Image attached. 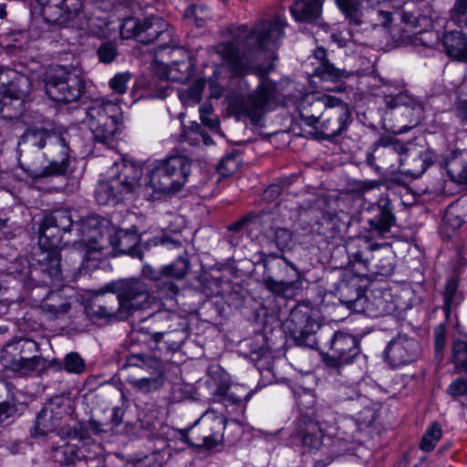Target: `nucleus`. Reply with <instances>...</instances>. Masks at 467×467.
Listing matches in <instances>:
<instances>
[{
	"label": "nucleus",
	"instance_id": "1",
	"mask_svg": "<svg viewBox=\"0 0 467 467\" xmlns=\"http://www.w3.org/2000/svg\"><path fill=\"white\" fill-rule=\"evenodd\" d=\"M285 26L286 23L279 17L261 19L252 28L241 25L232 41L216 47L217 53L234 75L243 77L252 72L260 78V83L254 92L236 93L230 97L229 109L239 119L247 118L253 124H257L276 101V83L267 78L274 64L270 63L267 67H254L253 59L254 51H273L280 47Z\"/></svg>",
	"mask_w": 467,
	"mask_h": 467
},
{
	"label": "nucleus",
	"instance_id": "2",
	"mask_svg": "<svg viewBox=\"0 0 467 467\" xmlns=\"http://www.w3.org/2000/svg\"><path fill=\"white\" fill-rule=\"evenodd\" d=\"M74 224L68 209H57L46 214L39 226V249L36 264L28 267L26 286L30 289L31 299L39 304L44 312L52 317L66 314L71 304L61 290L51 291L48 285L60 280V255L58 249L63 242V234L68 233Z\"/></svg>",
	"mask_w": 467,
	"mask_h": 467
},
{
	"label": "nucleus",
	"instance_id": "3",
	"mask_svg": "<svg viewBox=\"0 0 467 467\" xmlns=\"http://www.w3.org/2000/svg\"><path fill=\"white\" fill-rule=\"evenodd\" d=\"M155 299L145 280L130 278L107 284L93 296L88 312L109 322L121 321L137 310L151 307Z\"/></svg>",
	"mask_w": 467,
	"mask_h": 467
},
{
	"label": "nucleus",
	"instance_id": "4",
	"mask_svg": "<svg viewBox=\"0 0 467 467\" xmlns=\"http://www.w3.org/2000/svg\"><path fill=\"white\" fill-rule=\"evenodd\" d=\"M348 264L360 276L368 274L389 276L394 271L389 251H381V245L373 244L366 236L348 238L345 244Z\"/></svg>",
	"mask_w": 467,
	"mask_h": 467
},
{
	"label": "nucleus",
	"instance_id": "5",
	"mask_svg": "<svg viewBox=\"0 0 467 467\" xmlns=\"http://www.w3.org/2000/svg\"><path fill=\"white\" fill-rule=\"evenodd\" d=\"M351 27L368 32L391 22L390 0H335Z\"/></svg>",
	"mask_w": 467,
	"mask_h": 467
},
{
	"label": "nucleus",
	"instance_id": "6",
	"mask_svg": "<svg viewBox=\"0 0 467 467\" xmlns=\"http://www.w3.org/2000/svg\"><path fill=\"white\" fill-rule=\"evenodd\" d=\"M371 149L372 151L367 152L366 163L378 172L381 167L378 165L377 160L383 166L391 169V171L398 170L413 176L422 174L431 165V162L427 160L426 155L420 154L417 159H414V161L420 163V168L405 170L403 165L406 159L403 157V154L408 151V149L401 141L391 136L381 137L372 144Z\"/></svg>",
	"mask_w": 467,
	"mask_h": 467
},
{
	"label": "nucleus",
	"instance_id": "7",
	"mask_svg": "<svg viewBox=\"0 0 467 467\" xmlns=\"http://www.w3.org/2000/svg\"><path fill=\"white\" fill-rule=\"evenodd\" d=\"M85 122L96 141L111 147L122 128V111L116 101L98 99L87 108Z\"/></svg>",
	"mask_w": 467,
	"mask_h": 467
},
{
	"label": "nucleus",
	"instance_id": "8",
	"mask_svg": "<svg viewBox=\"0 0 467 467\" xmlns=\"http://www.w3.org/2000/svg\"><path fill=\"white\" fill-rule=\"evenodd\" d=\"M264 264L263 283L271 292L285 296L302 287V275L288 259L276 253H262Z\"/></svg>",
	"mask_w": 467,
	"mask_h": 467
},
{
	"label": "nucleus",
	"instance_id": "9",
	"mask_svg": "<svg viewBox=\"0 0 467 467\" xmlns=\"http://www.w3.org/2000/svg\"><path fill=\"white\" fill-rule=\"evenodd\" d=\"M192 161L183 155L170 156L149 173L148 186L153 192L169 195L179 192L191 173Z\"/></svg>",
	"mask_w": 467,
	"mask_h": 467
},
{
	"label": "nucleus",
	"instance_id": "10",
	"mask_svg": "<svg viewBox=\"0 0 467 467\" xmlns=\"http://www.w3.org/2000/svg\"><path fill=\"white\" fill-rule=\"evenodd\" d=\"M226 422L223 414L209 410L192 426L179 430L180 438L191 447L211 450L223 442Z\"/></svg>",
	"mask_w": 467,
	"mask_h": 467
},
{
	"label": "nucleus",
	"instance_id": "11",
	"mask_svg": "<svg viewBox=\"0 0 467 467\" xmlns=\"http://www.w3.org/2000/svg\"><path fill=\"white\" fill-rule=\"evenodd\" d=\"M45 88L54 101L67 104L78 100L85 89L84 80L65 67H54L47 73Z\"/></svg>",
	"mask_w": 467,
	"mask_h": 467
},
{
	"label": "nucleus",
	"instance_id": "12",
	"mask_svg": "<svg viewBox=\"0 0 467 467\" xmlns=\"http://www.w3.org/2000/svg\"><path fill=\"white\" fill-rule=\"evenodd\" d=\"M3 90L0 91V112H5V117L17 118L22 111L24 99L27 94L29 80L25 76L12 69L0 73Z\"/></svg>",
	"mask_w": 467,
	"mask_h": 467
},
{
	"label": "nucleus",
	"instance_id": "13",
	"mask_svg": "<svg viewBox=\"0 0 467 467\" xmlns=\"http://www.w3.org/2000/svg\"><path fill=\"white\" fill-rule=\"evenodd\" d=\"M165 22L158 16H150L144 19L137 17H126L120 25V36L122 38H136L141 43H151L156 40H164L170 36L171 32L164 29Z\"/></svg>",
	"mask_w": 467,
	"mask_h": 467
},
{
	"label": "nucleus",
	"instance_id": "14",
	"mask_svg": "<svg viewBox=\"0 0 467 467\" xmlns=\"http://www.w3.org/2000/svg\"><path fill=\"white\" fill-rule=\"evenodd\" d=\"M393 210V204L386 194H381L376 202L366 208L367 238H384L390 232L397 223Z\"/></svg>",
	"mask_w": 467,
	"mask_h": 467
},
{
	"label": "nucleus",
	"instance_id": "15",
	"mask_svg": "<svg viewBox=\"0 0 467 467\" xmlns=\"http://www.w3.org/2000/svg\"><path fill=\"white\" fill-rule=\"evenodd\" d=\"M17 153L19 168L34 181L63 174L65 165L61 161H49L47 166H42L46 156L41 150L27 148V151H25V146L18 144Z\"/></svg>",
	"mask_w": 467,
	"mask_h": 467
},
{
	"label": "nucleus",
	"instance_id": "16",
	"mask_svg": "<svg viewBox=\"0 0 467 467\" xmlns=\"http://www.w3.org/2000/svg\"><path fill=\"white\" fill-rule=\"evenodd\" d=\"M353 119L348 106L338 98L332 99V104L323 116L317 133L322 139L332 141L342 135L351 124Z\"/></svg>",
	"mask_w": 467,
	"mask_h": 467
},
{
	"label": "nucleus",
	"instance_id": "17",
	"mask_svg": "<svg viewBox=\"0 0 467 467\" xmlns=\"http://www.w3.org/2000/svg\"><path fill=\"white\" fill-rule=\"evenodd\" d=\"M330 352L324 358V362L327 367L339 370L353 363L359 355L358 340L349 333L337 331L330 339Z\"/></svg>",
	"mask_w": 467,
	"mask_h": 467
},
{
	"label": "nucleus",
	"instance_id": "18",
	"mask_svg": "<svg viewBox=\"0 0 467 467\" xmlns=\"http://www.w3.org/2000/svg\"><path fill=\"white\" fill-rule=\"evenodd\" d=\"M128 363L130 366L153 369L150 377L129 379L130 385L137 391L148 394L158 391L163 387L165 376L161 369V363L158 358L145 354H134L128 358Z\"/></svg>",
	"mask_w": 467,
	"mask_h": 467
},
{
	"label": "nucleus",
	"instance_id": "19",
	"mask_svg": "<svg viewBox=\"0 0 467 467\" xmlns=\"http://www.w3.org/2000/svg\"><path fill=\"white\" fill-rule=\"evenodd\" d=\"M385 358L393 368L416 361L421 353L419 341L406 334H398L387 345Z\"/></svg>",
	"mask_w": 467,
	"mask_h": 467
},
{
	"label": "nucleus",
	"instance_id": "20",
	"mask_svg": "<svg viewBox=\"0 0 467 467\" xmlns=\"http://www.w3.org/2000/svg\"><path fill=\"white\" fill-rule=\"evenodd\" d=\"M18 144L25 146V151H27V148L41 150L47 146H49L50 149L53 147L59 148L62 155H65L67 151L63 142V135L60 132L45 128L31 127L26 129L20 137Z\"/></svg>",
	"mask_w": 467,
	"mask_h": 467
},
{
	"label": "nucleus",
	"instance_id": "21",
	"mask_svg": "<svg viewBox=\"0 0 467 467\" xmlns=\"http://www.w3.org/2000/svg\"><path fill=\"white\" fill-rule=\"evenodd\" d=\"M111 171V177L118 182L119 189L125 198L131 195L140 187L143 171L141 166L137 162L123 160L119 163L115 162Z\"/></svg>",
	"mask_w": 467,
	"mask_h": 467
},
{
	"label": "nucleus",
	"instance_id": "22",
	"mask_svg": "<svg viewBox=\"0 0 467 467\" xmlns=\"http://www.w3.org/2000/svg\"><path fill=\"white\" fill-rule=\"evenodd\" d=\"M39 350V346L35 340L16 339L5 345L2 349L1 361L5 368L17 366L20 361L37 356Z\"/></svg>",
	"mask_w": 467,
	"mask_h": 467
},
{
	"label": "nucleus",
	"instance_id": "23",
	"mask_svg": "<svg viewBox=\"0 0 467 467\" xmlns=\"http://www.w3.org/2000/svg\"><path fill=\"white\" fill-rule=\"evenodd\" d=\"M324 2L325 0H294L289 8L290 14L297 22L319 24L325 32H328L329 25L319 22Z\"/></svg>",
	"mask_w": 467,
	"mask_h": 467
},
{
	"label": "nucleus",
	"instance_id": "24",
	"mask_svg": "<svg viewBox=\"0 0 467 467\" xmlns=\"http://www.w3.org/2000/svg\"><path fill=\"white\" fill-rule=\"evenodd\" d=\"M284 326L298 345L310 346L306 341L312 337L315 324L310 320L307 312H303L300 307H295Z\"/></svg>",
	"mask_w": 467,
	"mask_h": 467
},
{
	"label": "nucleus",
	"instance_id": "25",
	"mask_svg": "<svg viewBox=\"0 0 467 467\" xmlns=\"http://www.w3.org/2000/svg\"><path fill=\"white\" fill-rule=\"evenodd\" d=\"M337 293L340 302L348 308L361 313L366 303V294L356 277L339 282Z\"/></svg>",
	"mask_w": 467,
	"mask_h": 467
},
{
	"label": "nucleus",
	"instance_id": "26",
	"mask_svg": "<svg viewBox=\"0 0 467 467\" xmlns=\"http://www.w3.org/2000/svg\"><path fill=\"white\" fill-rule=\"evenodd\" d=\"M326 442L321 448V454L326 458H317V465L324 467L332 462L336 458L350 452L353 450L352 437L345 436L343 433L337 432L334 436L325 438Z\"/></svg>",
	"mask_w": 467,
	"mask_h": 467
},
{
	"label": "nucleus",
	"instance_id": "27",
	"mask_svg": "<svg viewBox=\"0 0 467 467\" xmlns=\"http://www.w3.org/2000/svg\"><path fill=\"white\" fill-rule=\"evenodd\" d=\"M335 99L333 96L306 99L300 106V116L305 124L317 130L323 120L325 112L332 104V99Z\"/></svg>",
	"mask_w": 467,
	"mask_h": 467
},
{
	"label": "nucleus",
	"instance_id": "28",
	"mask_svg": "<svg viewBox=\"0 0 467 467\" xmlns=\"http://www.w3.org/2000/svg\"><path fill=\"white\" fill-rule=\"evenodd\" d=\"M140 236L134 230L119 229L109 237V243L116 254H130L143 259V254L138 247Z\"/></svg>",
	"mask_w": 467,
	"mask_h": 467
},
{
	"label": "nucleus",
	"instance_id": "29",
	"mask_svg": "<svg viewBox=\"0 0 467 467\" xmlns=\"http://www.w3.org/2000/svg\"><path fill=\"white\" fill-rule=\"evenodd\" d=\"M271 214L266 223L261 224L263 227V235L267 240L269 244H274L275 247L281 253L286 249L291 248L294 239V233L289 228L281 227L274 222L275 213L266 212Z\"/></svg>",
	"mask_w": 467,
	"mask_h": 467
},
{
	"label": "nucleus",
	"instance_id": "30",
	"mask_svg": "<svg viewBox=\"0 0 467 467\" xmlns=\"http://www.w3.org/2000/svg\"><path fill=\"white\" fill-rule=\"evenodd\" d=\"M442 45L448 56L467 61V35L462 31L451 30L442 37Z\"/></svg>",
	"mask_w": 467,
	"mask_h": 467
},
{
	"label": "nucleus",
	"instance_id": "31",
	"mask_svg": "<svg viewBox=\"0 0 467 467\" xmlns=\"http://www.w3.org/2000/svg\"><path fill=\"white\" fill-rule=\"evenodd\" d=\"M176 316L167 310H159L142 321L144 324L140 330L155 339V333L167 331L173 327V320Z\"/></svg>",
	"mask_w": 467,
	"mask_h": 467
},
{
	"label": "nucleus",
	"instance_id": "32",
	"mask_svg": "<svg viewBox=\"0 0 467 467\" xmlns=\"http://www.w3.org/2000/svg\"><path fill=\"white\" fill-rule=\"evenodd\" d=\"M94 196L99 205L116 204L125 199L119 189L118 182L111 176L109 180L98 183Z\"/></svg>",
	"mask_w": 467,
	"mask_h": 467
},
{
	"label": "nucleus",
	"instance_id": "33",
	"mask_svg": "<svg viewBox=\"0 0 467 467\" xmlns=\"http://www.w3.org/2000/svg\"><path fill=\"white\" fill-rule=\"evenodd\" d=\"M323 431L319 420L315 423L312 421L306 423V428L300 433L303 446L309 450L321 451L323 444L326 442Z\"/></svg>",
	"mask_w": 467,
	"mask_h": 467
},
{
	"label": "nucleus",
	"instance_id": "34",
	"mask_svg": "<svg viewBox=\"0 0 467 467\" xmlns=\"http://www.w3.org/2000/svg\"><path fill=\"white\" fill-rule=\"evenodd\" d=\"M152 341L160 350L175 351L183 341V331L173 326L165 332L155 333V339Z\"/></svg>",
	"mask_w": 467,
	"mask_h": 467
},
{
	"label": "nucleus",
	"instance_id": "35",
	"mask_svg": "<svg viewBox=\"0 0 467 467\" xmlns=\"http://www.w3.org/2000/svg\"><path fill=\"white\" fill-rule=\"evenodd\" d=\"M60 418L52 410L45 407L36 415L34 435L45 436L52 432L59 424Z\"/></svg>",
	"mask_w": 467,
	"mask_h": 467
},
{
	"label": "nucleus",
	"instance_id": "36",
	"mask_svg": "<svg viewBox=\"0 0 467 467\" xmlns=\"http://www.w3.org/2000/svg\"><path fill=\"white\" fill-rule=\"evenodd\" d=\"M47 361L44 358L37 355L20 361L17 366H8L6 368L18 372L22 375H39L47 369Z\"/></svg>",
	"mask_w": 467,
	"mask_h": 467
},
{
	"label": "nucleus",
	"instance_id": "37",
	"mask_svg": "<svg viewBox=\"0 0 467 467\" xmlns=\"http://www.w3.org/2000/svg\"><path fill=\"white\" fill-rule=\"evenodd\" d=\"M364 305V310L361 313L375 317L387 316L394 311L395 308L392 302L388 301L381 296H374L372 299H368L366 296V303Z\"/></svg>",
	"mask_w": 467,
	"mask_h": 467
},
{
	"label": "nucleus",
	"instance_id": "38",
	"mask_svg": "<svg viewBox=\"0 0 467 467\" xmlns=\"http://www.w3.org/2000/svg\"><path fill=\"white\" fill-rule=\"evenodd\" d=\"M314 75L319 77L322 80L337 82L348 77V73L336 67L329 61L319 62V65L315 67Z\"/></svg>",
	"mask_w": 467,
	"mask_h": 467
},
{
	"label": "nucleus",
	"instance_id": "39",
	"mask_svg": "<svg viewBox=\"0 0 467 467\" xmlns=\"http://www.w3.org/2000/svg\"><path fill=\"white\" fill-rule=\"evenodd\" d=\"M385 101L386 105L390 109L404 106L407 109H411V110L417 115L418 118L422 116L423 108L421 104L406 93H399L394 97H387Z\"/></svg>",
	"mask_w": 467,
	"mask_h": 467
},
{
	"label": "nucleus",
	"instance_id": "40",
	"mask_svg": "<svg viewBox=\"0 0 467 467\" xmlns=\"http://www.w3.org/2000/svg\"><path fill=\"white\" fill-rule=\"evenodd\" d=\"M360 385L361 383L355 382H340L337 386V399L338 401L343 402L347 400H358L360 403H365L367 401V398L361 395L360 392Z\"/></svg>",
	"mask_w": 467,
	"mask_h": 467
},
{
	"label": "nucleus",
	"instance_id": "41",
	"mask_svg": "<svg viewBox=\"0 0 467 467\" xmlns=\"http://www.w3.org/2000/svg\"><path fill=\"white\" fill-rule=\"evenodd\" d=\"M463 296L458 291V282L451 278L447 281L443 293L444 311L448 315L452 309L456 308L462 302Z\"/></svg>",
	"mask_w": 467,
	"mask_h": 467
},
{
	"label": "nucleus",
	"instance_id": "42",
	"mask_svg": "<svg viewBox=\"0 0 467 467\" xmlns=\"http://www.w3.org/2000/svg\"><path fill=\"white\" fill-rule=\"evenodd\" d=\"M190 268V261L187 254L178 256V258L171 264L165 265L162 266V273L166 275V277L182 280L187 275Z\"/></svg>",
	"mask_w": 467,
	"mask_h": 467
},
{
	"label": "nucleus",
	"instance_id": "43",
	"mask_svg": "<svg viewBox=\"0 0 467 467\" xmlns=\"http://www.w3.org/2000/svg\"><path fill=\"white\" fill-rule=\"evenodd\" d=\"M167 78L172 82H185L192 76V65L189 61H173L166 70Z\"/></svg>",
	"mask_w": 467,
	"mask_h": 467
},
{
	"label": "nucleus",
	"instance_id": "44",
	"mask_svg": "<svg viewBox=\"0 0 467 467\" xmlns=\"http://www.w3.org/2000/svg\"><path fill=\"white\" fill-rule=\"evenodd\" d=\"M270 217L271 214L266 212H262L260 214L249 213L228 225L227 229L230 232L239 233L252 223L259 225L266 223Z\"/></svg>",
	"mask_w": 467,
	"mask_h": 467
},
{
	"label": "nucleus",
	"instance_id": "45",
	"mask_svg": "<svg viewBox=\"0 0 467 467\" xmlns=\"http://www.w3.org/2000/svg\"><path fill=\"white\" fill-rule=\"evenodd\" d=\"M54 457L57 462L65 465L82 463V461L79 457L78 449L75 445L68 443H66L56 449Z\"/></svg>",
	"mask_w": 467,
	"mask_h": 467
},
{
	"label": "nucleus",
	"instance_id": "46",
	"mask_svg": "<svg viewBox=\"0 0 467 467\" xmlns=\"http://www.w3.org/2000/svg\"><path fill=\"white\" fill-rule=\"evenodd\" d=\"M170 278L171 277H162L158 283L155 284L157 295H155V292L150 290V293L156 298L151 306L157 303L158 298L173 299L177 296L179 288L173 281L170 280ZM146 284L149 285L147 282ZM148 287L150 289V285H148Z\"/></svg>",
	"mask_w": 467,
	"mask_h": 467
},
{
	"label": "nucleus",
	"instance_id": "47",
	"mask_svg": "<svg viewBox=\"0 0 467 467\" xmlns=\"http://www.w3.org/2000/svg\"><path fill=\"white\" fill-rule=\"evenodd\" d=\"M108 424L99 423L95 420H88V423L77 422L75 426L76 440L78 441H85L90 438V433L99 434L102 431H107L105 427Z\"/></svg>",
	"mask_w": 467,
	"mask_h": 467
},
{
	"label": "nucleus",
	"instance_id": "48",
	"mask_svg": "<svg viewBox=\"0 0 467 467\" xmlns=\"http://www.w3.org/2000/svg\"><path fill=\"white\" fill-rule=\"evenodd\" d=\"M442 435V430L439 423L433 422L431 426L426 430L421 441H420V449L424 451H431L437 442L441 440Z\"/></svg>",
	"mask_w": 467,
	"mask_h": 467
},
{
	"label": "nucleus",
	"instance_id": "49",
	"mask_svg": "<svg viewBox=\"0 0 467 467\" xmlns=\"http://www.w3.org/2000/svg\"><path fill=\"white\" fill-rule=\"evenodd\" d=\"M84 358L75 351L67 353L64 358V370L69 374L80 375L86 371Z\"/></svg>",
	"mask_w": 467,
	"mask_h": 467
},
{
	"label": "nucleus",
	"instance_id": "50",
	"mask_svg": "<svg viewBox=\"0 0 467 467\" xmlns=\"http://www.w3.org/2000/svg\"><path fill=\"white\" fill-rule=\"evenodd\" d=\"M203 87L204 85L202 81H197L192 87L180 90L179 98L181 101L186 106L198 104L202 99Z\"/></svg>",
	"mask_w": 467,
	"mask_h": 467
},
{
	"label": "nucleus",
	"instance_id": "51",
	"mask_svg": "<svg viewBox=\"0 0 467 467\" xmlns=\"http://www.w3.org/2000/svg\"><path fill=\"white\" fill-rule=\"evenodd\" d=\"M97 55L101 63L110 64L119 55L117 45L114 42H103L97 49Z\"/></svg>",
	"mask_w": 467,
	"mask_h": 467
},
{
	"label": "nucleus",
	"instance_id": "52",
	"mask_svg": "<svg viewBox=\"0 0 467 467\" xmlns=\"http://www.w3.org/2000/svg\"><path fill=\"white\" fill-rule=\"evenodd\" d=\"M451 21L461 29H467V3L455 2L451 10Z\"/></svg>",
	"mask_w": 467,
	"mask_h": 467
},
{
	"label": "nucleus",
	"instance_id": "53",
	"mask_svg": "<svg viewBox=\"0 0 467 467\" xmlns=\"http://www.w3.org/2000/svg\"><path fill=\"white\" fill-rule=\"evenodd\" d=\"M452 358L458 368L467 371V343L465 341L458 340L454 342Z\"/></svg>",
	"mask_w": 467,
	"mask_h": 467
},
{
	"label": "nucleus",
	"instance_id": "54",
	"mask_svg": "<svg viewBox=\"0 0 467 467\" xmlns=\"http://www.w3.org/2000/svg\"><path fill=\"white\" fill-rule=\"evenodd\" d=\"M63 142H64V145H65V147L67 149V151L65 152V155H62L60 153L59 148L53 147L50 150V147L47 146V150L45 151V156H46V159H50L49 161H57L58 163L60 161H61V163L63 162L65 167H64L63 174L62 175H65L67 171L68 164H69V161H68L69 148H68V146L67 144V141H66V139L64 137H63Z\"/></svg>",
	"mask_w": 467,
	"mask_h": 467
},
{
	"label": "nucleus",
	"instance_id": "55",
	"mask_svg": "<svg viewBox=\"0 0 467 467\" xmlns=\"http://www.w3.org/2000/svg\"><path fill=\"white\" fill-rule=\"evenodd\" d=\"M130 78L131 74L130 72H119L109 79V86L115 93L124 94Z\"/></svg>",
	"mask_w": 467,
	"mask_h": 467
},
{
	"label": "nucleus",
	"instance_id": "56",
	"mask_svg": "<svg viewBox=\"0 0 467 467\" xmlns=\"http://www.w3.org/2000/svg\"><path fill=\"white\" fill-rule=\"evenodd\" d=\"M186 16L193 18L197 26H202L205 20L209 18V11L204 5H194L187 9Z\"/></svg>",
	"mask_w": 467,
	"mask_h": 467
},
{
	"label": "nucleus",
	"instance_id": "57",
	"mask_svg": "<svg viewBox=\"0 0 467 467\" xmlns=\"http://www.w3.org/2000/svg\"><path fill=\"white\" fill-rule=\"evenodd\" d=\"M238 168V161L234 155H226L217 166V171L223 177L233 174Z\"/></svg>",
	"mask_w": 467,
	"mask_h": 467
},
{
	"label": "nucleus",
	"instance_id": "58",
	"mask_svg": "<svg viewBox=\"0 0 467 467\" xmlns=\"http://www.w3.org/2000/svg\"><path fill=\"white\" fill-rule=\"evenodd\" d=\"M368 403L369 400L368 399L365 403H361L364 405V408L358 413L357 420L364 426H370L377 419L376 410L371 408Z\"/></svg>",
	"mask_w": 467,
	"mask_h": 467
},
{
	"label": "nucleus",
	"instance_id": "59",
	"mask_svg": "<svg viewBox=\"0 0 467 467\" xmlns=\"http://www.w3.org/2000/svg\"><path fill=\"white\" fill-rule=\"evenodd\" d=\"M380 182L376 180H359L353 182V191L358 194H363L367 192L379 188Z\"/></svg>",
	"mask_w": 467,
	"mask_h": 467
},
{
	"label": "nucleus",
	"instance_id": "60",
	"mask_svg": "<svg viewBox=\"0 0 467 467\" xmlns=\"http://www.w3.org/2000/svg\"><path fill=\"white\" fill-rule=\"evenodd\" d=\"M237 389H229L226 390L223 401L224 402L225 406H228L230 404H237L240 405L244 400L245 402L248 401V400L251 398L252 392H248L245 394V396L243 398L242 396L238 395Z\"/></svg>",
	"mask_w": 467,
	"mask_h": 467
},
{
	"label": "nucleus",
	"instance_id": "61",
	"mask_svg": "<svg viewBox=\"0 0 467 467\" xmlns=\"http://www.w3.org/2000/svg\"><path fill=\"white\" fill-rule=\"evenodd\" d=\"M448 393L453 398L467 395V380L464 379H456L450 384Z\"/></svg>",
	"mask_w": 467,
	"mask_h": 467
},
{
	"label": "nucleus",
	"instance_id": "62",
	"mask_svg": "<svg viewBox=\"0 0 467 467\" xmlns=\"http://www.w3.org/2000/svg\"><path fill=\"white\" fill-rule=\"evenodd\" d=\"M289 184L288 180H282L279 182L273 183L265 191V196L267 199L275 200Z\"/></svg>",
	"mask_w": 467,
	"mask_h": 467
},
{
	"label": "nucleus",
	"instance_id": "63",
	"mask_svg": "<svg viewBox=\"0 0 467 467\" xmlns=\"http://www.w3.org/2000/svg\"><path fill=\"white\" fill-rule=\"evenodd\" d=\"M143 277L153 281L155 284L158 283L162 277H166V275L162 273V267L160 270L154 269L151 265L145 264L141 269Z\"/></svg>",
	"mask_w": 467,
	"mask_h": 467
},
{
	"label": "nucleus",
	"instance_id": "64",
	"mask_svg": "<svg viewBox=\"0 0 467 467\" xmlns=\"http://www.w3.org/2000/svg\"><path fill=\"white\" fill-rule=\"evenodd\" d=\"M445 345V327L442 324L437 326L434 329V346L436 352L443 349Z\"/></svg>",
	"mask_w": 467,
	"mask_h": 467
}]
</instances>
